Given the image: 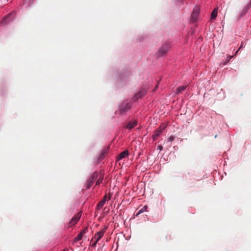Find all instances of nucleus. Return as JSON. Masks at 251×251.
<instances>
[{
  "instance_id": "nucleus-14",
  "label": "nucleus",
  "mask_w": 251,
  "mask_h": 251,
  "mask_svg": "<svg viewBox=\"0 0 251 251\" xmlns=\"http://www.w3.org/2000/svg\"><path fill=\"white\" fill-rule=\"evenodd\" d=\"M83 235L82 233H79L77 236L75 238L74 242H77L80 240L82 238Z\"/></svg>"
},
{
  "instance_id": "nucleus-2",
  "label": "nucleus",
  "mask_w": 251,
  "mask_h": 251,
  "mask_svg": "<svg viewBox=\"0 0 251 251\" xmlns=\"http://www.w3.org/2000/svg\"><path fill=\"white\" fill-rule=\"evenodd\" d=\"M131 104L129 102H125L120 105L119 107V113L120 114L124 115L131 108Z\"/></svg>"
},
{
  "instance_id": "nucleus-6",
  "label": "nucleus",
  "mask_w": 251,
  "mask_h": 251,
  "mask_svg": "<svg viewBox=\"0 0 251 251\" xmlns=\"http://www.w3.org/2000/svg\"><path fill=\"white\" fill-rule=\"evenodd\" d=\"M81 217V213L80 212L77 213L71 220L70 224L71 226L75 225Z\"/></svg>"
},
{
  "instance_id": "nucleus-10",
  "label": "nucleus",
  "mask_w": 251,
  "mask_h": 251,
  "mask_svg": "<svg viewBox=\"0 0 251 251\" xmlns=\"http://www.w3.org/2000/svg\"><path fill=\"white\" fill-rule=\"evenodd\" d=\"M128 155V151L127 150H125L124 151L122 152L117 158V160H120L124 158L126 156Z\"/></svg>"
},
{
  "instance_id": "nucleus-13",
  "label": "nucleus",
  "mask_w": 251,
  "mask_h": 251,
  "mask_svg": "<svg viewBox=\"0 0 251 251\" xmlns=\"http://www.w3.org/2000/svg\"><path fill=\"white\" fill-rule=\"evenodd\" d=\"M105 203V202H104V200H101L97 204L98 209H101Z\"/></svg>"
},
{
  "instance_id": "nucleus-12",
  "label": "nucleus",
  "mask_w": 251,
  "mask_h": 251,
  "mask_svg": "<svg viewBox=\"0 0 251 251\" xmlns=\"http://www.w3.org/2000/svg\"><path fill=\"white\" fill-rule=\"evenodd\" d=\"M217 15V10L216 9H214L211 12V19H214L216 18Z\"/></svg>"
},
{
  "instance_id": "nucleus-26",
  "label": "nucleus",
  "mask_w": 251,
  "mask_h": 251,
  "mask_svg": "<svg viewBox=\"0 0 251 251\" xmlns=\"http://www.w3.org/2000/svg\"><path fill=\"white\" fill-rule=\"evenodd\" d=\"M247 10H248L247 9H245L244 10V11H245V13H246L247 11Z\"/></svg>"
},
{
  "instance_id": "nucleus-16",
  "label": "nucleus",
  "mask_w": 251,
  "mask_h": 251,
  "mask_svg": "<svg viewBox=\"0 0 251 251\" xmlns=\"http://www.w3.org/2000/svg\"><path fill=\"white\" fill-rule=\"evenodd\" d=\"M233 56H231V55H228L227 57H226V61L223 63V65H226V64L233 57Z\"/></svg>"
},
{
  "instance_id": "nucleus-23",
  "label": "nucleus",
  "mask_w": 251,
  "mask_h": 251,
  "mask_svg": "<svg viewBox=\"0 0 251 251\" xmlns=\"http://www.w3.org/2000/svg\"><path fill=\"white\" fill-rule=\"evenodd\" d=\"M106 198H107V196L106 195H105L103 199H102V200H104V202H106Z\"/></svg>"
},
{
  "instance_id": "nucleus-27",
  "label": "nucleus",
  "mask_w": 251,
  "mask_h": 251,
  "mask_svg": "<svg viewBox=\"0 0 251 251\" xmlns=\"http://www.w3.org/2000/svg\"><path fill=\"white\" fill-rule=\"evenodd\" d=\"M110 198H111V197H110V196H109V198H108V200H109L110 199Z\"/></svg>"
},
{
  "instance_id": "nucleus-1",
  "label": "nucleus",
  "mask_w": 251,
  "mask_h": 251,
  "mask_svg": "<svg viewBox=\"0 0 251 251\" xmlns=\"http://www.w3.org/2000/svg\"><path fill=\"white\" fill-rule=\"evenodd\" d=\"M107 227H105L101 230L100 231L97 232L94 237V239H95V242L92 244V247H95L96 246L98 242L103 237L104 233L106 231ZM93 239H92V241Z\"/></svg>"
},
{
  "instance_id": "nucleus-4",
  "label": "nucleus",
  "mask_w": 251,
  "mask_h": 251,
  "mask_svg": "<svg viewBox=\"0 0 251 251\" xmlns=\"http://www.w3.org/2000/svg\"><path fill=\"white\" fill-rule=\"evenodd\" d=\"M98 174L97 172H95L93 174L91 177L87 180V189L90 188L93 184L94 181L97 178Z\"/></svg>"
},
{
  "instance_id": "nucleus-22",
  "label": "nucleus",
  "mask_w": 251,
  "mask_h": 251,
  "mask_svg": "<svg viewBox=\"0 0 251 251\" xmlns=\"http://www.w3.org/2000/svg\"><path fill=\"white\" fill-rule=\"evenodd\" d=\"M157 149L161 151L163 149V147L161 145H158L157 147Z\"/></svg>"
},
{
  "instance_id": "nucleus-20",
  "label": "nucleus",
  "mask_w": 251,
  "mask_h": 251,
  "mask_svg": "<svg viewBox=\"0 0 251 251\" xmlns=\"http://www.w3.org/2000/svg\"><path fill=\"white\" fill-rule=\"evenodd\" d=\"M9 17V15H8V16H6L5 18L3 19V20L2 21V23L3 24H5L6 22H5V21L6 20V19L8 18V17Z\"/></svg>"
},
{
  "instance_id": "nucleus-5",
  "label": "nucleus",
  "mask_w": 251,
  "mask_h": 251,
  "mask_svg": "<svg viewBox=\"0 0 251 251\" xmlns=\"http://www.w3.org/2000/svg\"><path fill=\"white\" fill-rule=\"evenodd\" d=\"M200 12V8L198 6H196L191 15V22H195Z\"/></svg>"
},
{
  "instance_id": "nucleus-8",
  "label": "nucleus",
  "mask_w": 251,
  "mask_h": 251,
  "mask_svg": "<svg viewBox=\"0 0 251 251\" xmlns=\"http://www.w3.org/2000/svg\"><path fill=\"white\" fill-rule=\"evenodd\" d=\"M147 93V90L145 88H142L139 93H137L135 95V98L136 99H138L139 98H141L142 97L145 96Z\"/></svg>"
},
{
  "instance_id": "nucleus-17",
  "label": "nucleus",
  "mask_w": 251,
  "mask_h": 251,
  "mask_svg": "<svg viewBox=\"0 0 251 251\" xmlns=\"http://www.w3.org/2000/svg\"><path fill=\"white\" fill-rule=\"evenodd\" d=\"M174 140H175V138L173 136H170L168 139V141L171 142H173Z\"/></svg>"
},
{
  "instance_id": "nucleus-15",
  "label": "nucleus",
  "mask_w": 251,
  "mask_h": 251,
  "mask_svg": "<svg viewBox=\"0 0 251 251\" xmlns=\"http://www.w3.org/2000/svg\"><path fill=\"white\" fill-rule=\"evenodd\" d=\"M147 206L145 205L143 207H142L139 211L137 213L136 216H137L138 215H139L140 214H141V213H143L144 212V211H146L147 209Z\"/></svg>"
},
{
  "instance_id": "nucleus-18",
  "label": "nucleus",
  "mask_w": 251,
  "mask_h": 251,
  "mask_svg": "<svg viewBox=\"0 0 251 251\" xmlns=\"http://www.w3.org/2000/svg\"><path fill=\"white\" fill-rule=\"evenodd\" d=\"M27 1V2L29 4H31L33 3L34 0H25V2Z\"/></svg>"
},
{
  "instance_id": "nucleus-3",
  "label": "nucleus",
  "mask_w": 251,
  "mask_h": 251,
  "mask_svg": "<svg viewBox=\"0 0 251 251\" xmlns=\"http://www.w3.org/2000/svg\"><path fill=\"white\" fill-rule=\"evenodd\" d=\"M170 48V45L169 43H165L164 45L162 46L161 48H159L158 51V56H163V55L165 54L166 53L168 50Z\"/></svg>"
},
{
  "instance_id": "nucleus-7",
  "label": "nucleus",
  "mask_w": 251,
  "mask_h": 251,
  "mask_svg": "<svg viewBox=\"0 0 251 251\" xmlns=\"http://www.w3.org/2000/svg\"><path fill=\"white\" fill-rule=\"evenodd\" d=\"M164 127L161 128V126L158 127L154 132L152 136V138L154 141L156 140L158 137L162 133V131L164 129Z\"/></svg>"
},
{
  "instance_id": "nucleus-19",
  "label": "nucleus",
  "mask_w": 251,
  "mask_h": 251,
  "mask_svg": "<svg viewBox=\"0 0 251 251\" xmlns=\"http://www.w3.org/2000/svg\"><path fill=\"white\" fill-rule=\"evenodd\" d=\"M102 180V178L101 179H100H100H99L97 181L96 184L99 185L101 182Z\"/></svg>"
},
{
  "instance_id": "nucleus-24",
  "label": "nucleus",
  "mask_w": 251,
  "mask_h": 251,
  "mask_svg": "<svg viewBox=\"0 0 251 251\" xmlns=\"http://www.w3.org/2000/svg\"><path fill=\"white\" fill-rule=\"evenodd\" d=\"M86 229H83L82 231L80 232V233H82V235L85 232Z\"/></svg>"
},
{
  "instance_id": "nucleus-25",
  "label": "nucleus",
  "mask_w": 251,
  "mask_h": 251,
  "mask_svg": "<svg viewBox=\"0 0 251 251\" xmlns=\"http://www.w3.org/2000/svg\"><path fill=\"white\" fill-rule=\"evenodd\" d=\"M158 86V84H157V85H156V86L155 87L154 89H153V91H155L156 89H157Z\"/></svg>"
},
{
  "instance_id": "nucleus-11",
  "label": "nucleus",
  "mask_w": 251,
  "mask_h": 251,
  "mask_svg": "<svg viewBox=\"0 0 251 251\" xmlns=\"http://www.w3.org/2000/svg\"><path fill=\"white\" fill-rule=\"evenodd\" d=\"M186 88V85H183L178 87L176 89V94L178 95V94L181 93L182 91H184Z\"/></svg>"
},
{
  "instance_id": "nucleus-21",
  "label": "nucleus",
  "mask_w": 251,
  "mask_h": 251,
  "mask_svg": "<svg viewBox=\"0 0 251 251\" xmlns=\"http://www.w3.org/2000/svg\"><path fill=\"white\" fill-rule=\"evenodd\" d=\"M243 43H242L240 46V47H239V48L238 49V50L236 51V52H235V54H236L238 52V51L242 48L243 47Z\"/></svg>"
},
{
  "instance_id": "nucleus-9",
  "label": "nucleus",
  "mask_w": 251,
  "mask_h": 251,
  "mask_svg": "<svg viewBox=\"0 0 251 251\" xmlns=\"http://www.w3.org/2000/svg\"><path fill=\"white\" fill-rule=\"evenodd\" d=\"M137 125V122L136 120L129 122L126 126V127L129 129H131Z\"/></svg>"
}]
</instances>
